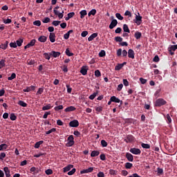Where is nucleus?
Returning <instances> with one entry per match:
<instances>
[{
  "mask_svg": "<svg viewBox=\"0 0 177 177\" xmlns=\"http://www.w3.org/2000/svg\"><path fill=\"white\" fill-rule=\"evenodd\" d=\"M43 93H44V88H39L37 92L36 93V95H42Z\"/></svg>",
  "mask_w": 177,
  "mask_h": 177,
  "instance_id": "55",
  "label": "nucleus"
},
{
  "mask_svg": "<svg viewBox=\"0 0 177 177\" xmlns=\"http://www.w3.org/2000/svg\"><path fill=\"white\" fill-rule=\"evenodd\" d=\"M35 42H37V40H35V39H32L30 43H28L26 46H24V49H28V48L34 46V45H35Z\"/></svg>",
  "mask_w": 177,
  "mask_h": 177,
  "instance_id": "6",
  "label": "nucleus"
},
{
  "mask_svg": "<svg viewBox=\"0 0 177 177\" xmlns=\"http://www.w3.org/2000/svg\"><path fill=\"white\" fill-rule=\"evenodd\" d=\"M76 109H77L75 106H68L66 109H65L64 111L66 113H68L70 111H75Z\"/></svg>",
  "mask_w": 177,
  "mask_h": 177,
  "instance_id": "17",
  "label": "nucleus"
},
{
  "mask_svg": "<svg viewBox=\"0 0 177 177\" xmlns=\"http://www.w3.org/2000/svg\"><path fill=\"white\" fill-rule=\"evenodd\" d=\"M104 56H106V51H104V50H102L99 53V57H104Z\"/></svg>",
  "mask_w": 177,
  "mask_h": 177,
  "instance_id": "46",
  "label": "nucleus"
},
{
  "mask_svg": "<svg viewBox=\"0 0 177 177\" xmlns=\"http://www.w3.org/2000/svg\"><path fill=\"white\" fill-rule=\"evenodd\" d=\"M153 62H155V63H158V62H160V57H158V55H156L153 57Z\"/></svg>",
  "mask_w": 177,
  "mask_h": 177,
  "instance_id": "56",
  "label": "nucleus"
},
{
  "mask_svg": "<svg viewBox=\"0 0 177 177\" xmlns=\"http://www.w3.org/2000/svg\"><path fill=\"white\" fill-rule=\"evenodd\" d=\"M6 64H5V59H1L0 61V70L1 68H3V67H5Z\"/></svg>",
  "mask_w": 177,
  "mask_h": 177,
  "instance_id": "53",
  "label": "nucleus"
},
{
  "mask_svg": "<svg viewBox=\"0 0 177 177\" xmlns=\"http://www.w3.org/2000/svg\"><path fill=\"white\" fill-rule=\"evenodd\" d=\"M96 15V9H92L88 14V17L91 16H95Z\"/></svg>",
  "mask_w": 177,
  "mask_h": 177,
  "instance_id": "33",
  "label": "nucleus"
},
{
  "mask_svg": "<svg viewBox=\"0 0 177 177\" xmlns=\"http://www.w3.org/2000/svg\"><path fill=\"white\" fill-rule=\"evenodd\" d=\"M75 168H73L71 171L68 172V175H69L70 176H71V175H74V174H75Z\"/></svg>",
  "mask_w": 177,
  "mask_h": 177,
  "instance_id": "58",
  "label": "nucleus"
},
{
  "mask_svg": "<svg viewBox=\"0 0 177 177\" xmlns=\"http://www.w3.org/2000/svg\"><path fill=\"white\" fill-rule=\"evenodd\" d=\"M166 120L167 124H171V122H172V119H171V116L169 115V114H167L166 115Z\"/></svg>",
  "mask_w": 177,
  "mask_h": 177,
  "instance_id": "41",
  "label": "nucleus"
},
{
  "mask_svg": "<svg viewBox=\"0 0 177 177\" xmlns=\"http://www.w3.org/2000/svg\"><path fill=\"white\" fill-rule=\"evenodd\" d=\"M126 158L128 160V161H130L131 162H132V161H133V156L131 153H127Z\"/></svg>",
  "mask_w": 177,
  "mask_h": 177,
  "instance_id": "15",
  "label": "nucleus"
},
{
  "mask_svg": "<svg viewBox=\"0 0 177 177\" xmlns=\"http://www.w3.org/2000/svg\"><path fill=\"white\" fill-rule=\"evenodd\" d=\"M46 175H52L53 174V170L50 169H48L47 170L45 171Z\"/></svg>",
  "mask_w": 177,
  "mask_h": 177,
  "instance_id": "54",
  "label": "nucleus"
},
{
  "mask_svg": "<svg viewBox=\"0 0 177 177\" xmlns=\"http://www.w3.org/2000/svg\"><path fill=\"white\" fill-rule=\"evenodd\" d=\"M23 42H24V39H19L16 41L17 46H21V45H23Z\"/></svg>",
  "mask_w": 177,
  "mask_h": 177,
  "instance_id": "31",
  "label": "nucleus"
},
{
  "mask_svg": "<svg viewBox=\"0 0 177 177\" xmlns=\"http://www.w3.org/2000/svg\"><path fill=\"white\" fill-rule=\"evenodd\" d=\"M9 46V41H6L5 43H2L0 44V49H3L5 50L8 48V46Z\"/></svg>",
  "mask_w": 177,
  "mask_h": 177,
  "instance_id": "10",
  "label": "nucleus"
},
{
  "mask_svg": "<svg viewBox=\"0 0 177 177\" xmlns=\"http://www.w3.org/2000/svg\"><path fill=\"white\" fill-rule=\"evenodd\" d=\"M52 24H53V26L57 27V26H59V24H60V21H53Z\"/></svg>",
  "mask_w": 177,
  "mask_h": 177,
  "instance_id": "61",
  "label": "nucleus"
},
{
  "mask_svg": "<svg viewBox=\"0 0 177 177\" xmlns=\"http://www.w3.org/2000/svg\"><path fill=\"white\" fill-rule=\"evenodd\" d=\"M130 153L138 156L142 153V151H140L138 148H131L130 149Z\"/></svg>",
  "mask_w": 177,
  "mask_h": 177,
  "instance_id": "5",
  "label": "nucleus"
},
{
  "mask_svg": "<svg viewBox=\"0 0 177 177\" xmlns=\"http://www.w3.org/2000/svg\"><path fill=\"white\" fill-rule=\"evenodd\" d=\"M123 30L124 31V32H131V30H129V28L127 24L123 25Z\"/></svg>",
  "mask_w": 177,
  "mask_h": 177,
  "instance_id": "34",
  "label": "nucleus"
},
{
  "mask_svg": "<svg viewBox=\"0 0 177 177\" xmlns=\"http://www.w3.org/2000/svg\"><path fill=\"white\" fill-rule=\"evenodd\" d=\"M171 50H173V52H175L177 49V44L176 45H173L170 47Z\"/></svg>",
  "mask_w": 177,
  "mask_h": 177,
  "instance_id": "64",
  "label": "nucleus"
},
{
  "mask_svg": "<svg viewBox=\"0 0 177 177\" xmlns=\"http://www.w3.org/2000/svg\"><path fill=\"white\" fill-rule=\"evenodd\" d=\"M108 143L106 142V140H101V146H102L103 147H107Z\"/></svg>",
  "mask_w": 177,
  "mask_h": 177,
  "instance_id": "49",
  "label": "nucleus"
},
{
  "mask_svg": "<svg viewBox=\"0 0 177 177\" xmlns=\"http://www.w3.org/2000/svg\"><path fill=\"white\" fill-rule=\"evenodd\" d=\"M18 104L21 107H27V103L24 102V101H22V100H19L18 102Z\"/></svg>",
  "mask_w": 177,
  "mask_h": 177,
  "instance_id": "35",
  "label": "nucleus"
},
{
  "mask_svg": "<svg viewBox=\"0 0 177 177\" xmlns=\"http://www.w3.org/2000/svg\"><path fill=\"white\" fill-rule=\"evenodd\" d=\"M10 48H17V44H16V42H11L10 43Z\"/></svg>",
  "mask_w": 177,
  "mask_h": 177,
  "instance_id": "60",
  "label": "nucleus"
},
{
  "mask_svg": "<svg viewBox=\"0 0 177 177\" xmlns=\"http://www.w3.org/2000/svg\"><path fill=\"white\" fill-rule=\"evenodd\" d=\"M132 167H133V165L131 162H127L125 164V168L126 169H131V168H132Z\"/></svg>",
  "mask_w": 177,
  "mask_h": 177,
  "instance_id": "39",
  "label": "nucleus"
},
{
  "mask_svg": "<svg viewBox=\"0 0 177 177\" xmlns=\"http://www.w3.org/2000/svg\"><path fill=\"white\" fill-rule=\"evenodd\" d=\"M96 96H97V91L91 94L88 97V99H90V100H93V99H95L96 97Z\"/></svg>",
  "mask_w": 177,
  "mask_h": 177,
  "instance_id": "38",
  "label": "nucleus"
},
{
  "mask_svg": "<svg viewBox=\"0 0 177 177\" xmlns=\"http://www.w3.org/2000/svg\"><path fill=\"white\" fill-rule=\"evenodd\" d=\"M100 154V152L99 151H92L91 153V157H97Z\"/></svg>",
  "mask_w": 177,
  "mask_h": 177,
  "instance_id": "27",
  "label": "nucleus"
},
{
  "mask_svg": "<svg viewBox=\"0 0 177 177\" xmlns=\"http://www.w3.org/2000/svg\"><path fill=\"white\" fill-rule=\"evenodd\" d=\"M165 104H167V101H165L162 98H159L156 100L155 102L156 107H161V106H165Z\"/></svg>",
  "mask_w": 177,
  "mask_h": 177,
  "instance_id": "1",
  "label": "nucleus"
},
{
  "mask_svg": "<svg viewBox=\"0 0 177 177\" xmlns=\"http://www.w3.org/2000/svg\"><path fill=\"white\" fill-rule=\"evenodd\" d=\"M3 171L6 177H10V170H9V167H5Z\"/></svg>",
  "mask_w": 177,
  "mask_h": 177,
  "instance_id": "16",
  "label": "nucleus"
},
{
  "mask_svg": "<svg viewBox=\"0 0 177 177\" xmlns=\"http://www.w3.org/2000/svg\"><path fill=\"white\" fill-rule=\"evenodd\" d=\"M96 37H97V33H93L88 38V41L89 42H91V41H93V39H95V38H96Z\"/></svg>",
  "mask_w": 177,
  "mask_h": 177,
  "instance_id": "22",
  "label": "nucleus"
},
{
  "mask_svg": "<svg viewBox=\"0 0 177 177\" xmlns=\"http://www.w3.org/2000/svg\"><path fill=\"white\" fill-rule=\"evenodd\" d=\"M69 127H71V128H77L80 127V122L77 120H72L69 122Z\"/></svg>",
  "mask_w": 177,
  "mask_h": 177,
  "instance_id": "3",
  "label": "nucleus"
},
{
  "mask_svg": "<svg viewBox=\"0 0 177 177\" xmlns=\"http://www.w3.org/2000/svg\"><path fill=\"white\" fill-rule=\"evenodd\" d=\"M73 32L74 30H70L69 31H68V32L64 35V39H68V38H70V34H73Z\"/></svg>",
  "mask_w": 177,
  "mask_h": 177,
  "instance_id": "18",
  "label": "nucleus"
},
{
  "mask_svg": "<svg viewBox=\"0 0 177 177\" xmlns=\"http://www.w3.org/2000/svg\"><path fill=\"white\" fill-rule=\"evenodd\" d=\"M63 109H64L63 105H59V106H55V107L54 108V110H55V111H59V110H63Z\"/></svg>",
  "mask_w": 177,
  "mask_h": 177,
  "instance_id": "47",
  "label": "nucleus"
},
{
  "mask_svg": "<svg viewBox=\"0 0 177 177\" xmlns=\"http://www.w3.org/2000/svg\"><path fill=\"white\" fill-rule=\"evenodd\" d=\"M33 26H37V27H39L41 26V21L37 20L33 22Z\"/></svg>",
  "mask_w": 177,
  "mask_h": 177,
  "instance_id": "51",
  "label": "nucleus"
},
{
  "mask_svg": "<svg viewBox=\"0 0 177 177\" xmlns=\"http://www.w3.org/2000/svg\"><path fill=\"white\" fill-rule=\"evenodd\" d=\"M49 39L50 42H53V43L56 41V35H55V32L50 33Z\"/></svg>",
  "mask_w": 177,
  "mask_h": 177,
  "instance_id": "11",
  "label": "nucleus"
},
{
  "mask_svg": "<svg viewBox=\"0 0 177 177\" xmlns=\"http://www.w3.org/2000/svg\"><path fill=\"white\" fill-rule=\"evenodd\" d=\"M42 143H44V140H40V141L36 142L35 145V148L39 149V147L41 146V145H42Z\"/></svg>",
  "mask_w": 177,
  "mask_h": 177,
  "instance_id": "36",
  "label": "nucleus"
},
{
  "mask_svg": "<svg viewBox=\"0 0 177 177\" xmlns=\"http://www.w3.org/2000/svg\"><path fill=\"white\" fill-rule=\"evenodd\" d=\"M46 39H48V37H46V36H40L38 38L39 42H42V43L46 42Z\"/></svg>",
  "mask_w": 177,
  "mask_h": 177,
  "instance_id": "21",
  "label": "nucleus"
},
{
  "mask_svg": "<svg viewBox=\"0 0 177 177\" xmlns=\"http://www.w3.org/2000/svg\"><path fill=\"white\" fill-rule=\"evenodd\" d=\"M73 167H74V165H68V166L64 168V172H68V171H70V169H71V168H73Z\"/></svg>",
  "mask_w": 177,
  "mask_h": 177,
  "instance_id": "24",
  "label": "nucleus"
},
{
  "mask_svg": "<svg viewBox=\"0 0 177 177\" xmlns=\"http://www.w3.org/2000/svg\"><path fill=\"white\" fill-rule=\"evenodd\" d=\"M134 37L135 38H136L137 39H140V38H142V32H139V31H136L134 34Z\"/></svg>",
  "mask_w": 177,
  "mask_h": 177,
  "instance_id": "26",
  "label": "nucleus"
},
{
  "mask_svg": "<svg viewBox=\"0 0 177 177\" xmlns=\"http://www.w3.org/2000/svg\"><path fill=\"white\" fill-rule=\"evenodd\" d=\"M27 64H28V66H34V64H35V61L33 59H28L27 61Z\"/></svg>",
  "mask_w": 177,
  "mask_h": 177,
  "instance_id": "43",
  "label": "nucleus"
},
{
  "mask_svg": "<svg viewBox=\"0 0 177 177\" xmlns=\"http://www.w3.org/2000/svg\"><path fill=\"white\" fill-rule=\"evenodd\" d=\"M95 77H102V73H100V71L96 70V71H95Z\"/></svg>",
  "mask_w": 177,
  "mask_h": 177,
  "instance_id": "52",
  "label": "nucleus"
},
{
  "mask_svg": "<svg viewBox=\"0 0 177 177\" xmlns=\"http://www.w3.org/2000/svg\"><path fill=\"white\" fill-rule=\"evenodd\" d=\"M111 102H113L114 103H120V102H121V100H120L115 96H112V97H111Z\"/></svg>",
  "mask_w": 177,
  "mask_h": 177,
  "instance_id": "25",
  "label": "nucleus"
},
{
  "mask_svg": "<svg viewBox=\"0 0 177 177\" xmlns=\"http://www.w3.org/2000/svg\"><path fill=\"white\" fill-rule=\"evenodd\" d=\"M124 141L126 143H132L133 142H135V137L129 134L127 135L126 138L124 139Z\"/></svg>",
  "mask_w": 177,
  "mask_h": 177,
  "instance_id": "4",
  "label": "nucleus"
},
{
  "mask_svg": "<svg viewBox=\"0 0 177 177\" xmlns=\"http://www.w3.org/2000/svg\"><path fill=\"white\" fill-rule=\"evenodd\" d=\"M109 174L110 175H117V171L113 169H110L109 170Z\"/></svg>",
  "mask_w": 177,
  "mask_h": 177,
  "instance_id": "63",
  "label": "nucleus"
},
{
  "mask_svg": "<svg viewBox=\"0 0 177 177\" xmlns=\"http://www.w3.org/2000/svg\"><path fill=\"white\" fill-rule=\"evenodd\" d=\"M31 91H35V86H30L24 89V92H31Z\"/></svg>",
  "mask_w": 177,
  "mask_h": 177,
  "instance_id": "19",
  "label": "nucleus"
},
{
  "mask_svg": "<svg viewBox=\"0 0 177 177\" xmlns=\"http://www.w3.org/2000/svg\"><path fill=\"white\" fill-rule=\"evenodd\" d=\"M115 17L118 19V20H124V17H122V15L118 12L115 14Z\"/></svg>",
  "mask_w": 177,
  "mask_h": 177,
  "instance_id": "44",
  "label": "nucleus"
},
{
  "mask_svg": "<svg viewBox=\"0 0 177 177\" xmlns=\"http://www.w3.org/2000/svg\"><path fill=\"white\" fill-rule=\"evenodd\" d=\"M65 53H66V55L67 56H69V57H71V56H74V53L70 52V50H69L68 48H66Z\"/></svg>",
  "mask_w": 177,
  "mask_h": 177,
  "instance_id": "42",
  "label": "nucleus"
},
{
  "mask_svg": "<svg viewBox=\"0 0 177 177\" xmlns=\"http://www.w3.org/2000/svg\"><path fill=\"white\" fill-rule=\"evenodd\" d=\"M15 78H16V73H12L11 74V77H8V81H12V80H15Z\"/></svg>",
  "mask_w": 177,
  "mask_h": 177,
  "instance_id": "45",
  "label": "nucleus"
},
{
  "mask_svg": "<svg viewBox=\"0 0 177 177\" xmlns=\"http://www.w3.org/2000/svg\"><path fill=\"white\" fill-rule=\"evenodd\" d=\"M122 67H124V64H118L115 67V70L116 71H120V70H121V68H122Z\"/></svg>",
  "mask_w": 177,
  "mask_h": 177,
  "instance_id": "37",
  "label": "nucleus"
},
{
  "mask_svg": "<svg viewBox=\"0 0 177 177\" xmlns=\"http://www.w3.org/2000/svg\"><path fill=\"white\" fill-rule=\"evenodd\" d=\"M53 12L55 16H58L59 19H63V16H64L63 13L59 12L57 10H54Z\"/></svg>",
  "mask_w": 177,
  "mask_h": 177,
  "instance_id": "20",
  "label": "nucleus"
},
{
  "mask_svg": "<svg viewBox=\"0 0 177 177\" xmlns=\"http://www.w3.org/2000/svg\"><path fill=\"white\" fill-rule=\"evenodd\" d=\"M136 23L138 26H140V24H142V16L136 15Z\"/></svg>",
  "mask_w": 177,
  "mask_h": 177,
  "instance_id": "14",
  "label": "nucleus"
},
{
  "mask_svg": "<svg viewBox=\"0 0 177 177\" xmlns=\"http://www.w3.org/2000/svg\"><path fill=\"white\" fill-rule=\"evenodd\" d=\"M55 131H56V129L53 128V129H51L50 130L46 131V135H50V133H52L55 132Z\"/></svg>",
  "mask_w": 177,
  "mask_h": 177,
  "instance_id": "59",
  "label": "nucleus"
},
{
  "mask_svg": "<svg viewBox=\"0 0 177 177\" xmlns=\"http://www.w3.org/2000/svg\"><path fill=\"white\" fill-rule=\"evenodd\" d=\"M157 175L158 176H161V175H164V169L158 167L157 168Z\"/></svg>",
  "mask_w": 177,
  "mask_h": 177,
  "instance_id": "23",
  "label": "nucleus"
},
{
  "mask_svg": "<svg viewBox=\"0 0 177 177\" xmlns=\"http://www.w3.org/2000/svg\"><path fill=\"white\" fill-rule=\"evenodd\" d=\"M10 119L11 121H16V120H17V116H16L15 113H11L10 115Z\"/></svg>",
  "mask_w": 177,
  "mask_h": 177,
  "instance_id": "40",
  "label": "nucleus"
},
{
  "mask_svg": "<svg viewBox=\"0 0 177 177\" xmlns=\"http://www.w3.org/2000/svg\"><path fill=\"white\" fill-rule=\"evenodd\" d=\"M117 24H118V21H117V19H113L109 25L110 30H113V28H114V27H115Z\"/></svg>",
  "mask_w": 177,
  "mask_h": 177,
  "instance_id": "8",
  "label": "nucleus"
},
{
  "mask_svg": "<svg viewBox=\"0 0 177 177\" xmlns=\"http://www.w3.org/2000/svg\"><path fill=\"white\" fill-rule=\"evenodd\" d=\"M93 167H89L86 169H84L80 171V174L82 175V174H89L91 172H93Z\"/></svg>",
  "mask_w": 177,
  "mask_h": 177,
  "instance_id": "9",
  "label": "nucleus"
},
{
  "mask_svg": "<svg viewBox=\"0 0 177 177\" xmlns=\"http://www.w3.org/2000/svg\"><path fill=\"white\" fill-rule=\"evenodd\" d=\"M6 149H8V145L6 144L0 145V151H3V150H6Z\"/></svg>",
  "mask_w": 177,
  "mask_h": 177,
  "instance_id": "29",
  "label": "nucleus"
},
{
  "mask_svg": "<svg viewBox=\"0 0 177 177\" xmlns=\"http://www.w3.org/2000/svg\"><path fill=\"white\" fill-rule=\"evenodd\" d=\"M127 55L129 59H135V51H133V50L129 49Z\"/></svg>",
  "mask_w": 177,
  "mask_h": 177,
  "instance_id": "7",
  "label": "nucleus"
},
{
  "mask_svg": "<svg viewBox=\"0 0 177 177\" xmlns=\"http://www.w3.org/2000/svg\"><path fill=\"white\" fill-rule=\"evenodd\" d=\"M80 73L82 75H86V74H88V68H86V66H82L81 68Z\"/></svg>",
  "mask_w": 177,
  "mask_h": 177,
  "instance_id": "13",
  "label": "nucleus"
},
{
  "mask_svg": "<svg viewBox=\"0 0 177 177\" xmlns=\"http://www.w3.org/2000/svg\"><path fill=\"white\" fill-rule=\"evenodd\" d=\"M115 41L116 42H122V37L118 36L115 37Z\"/></svg>",
  "mask_w": 177,
  "mask_h": 177,
  "instance_id": "57",
  "label": "nucleus"
},
{
  "mask_svg": "<svg viewBox=\"0 0 177 177\" xmlns=\"http://www.w3.org/2000/svg\"><path fill=\"white\" fill-rule=\"evenodd\" d=\"M66 88L68 93H71V91H73V88L70 87V84H66Z\"/></svg>",
  "mask_w": 177,
  "mask_h": 177,
  "instance_id": "62",
  "label": "nucleus"
},
{
  "mask_svg": "<svg viewBox=\"0 0 177 177\" xmlns=\"http://www.w3.org/2000/svg\"><path fill=\"white\" fill-rule=\"evenodd\" d=\"M67 140H68V142L66 143L67 147H71L74 146L75 142H74V136L73 135L69 136Z\"/></svg>",
  "mask_w": 177,
  "mask_h": 177,
  "instance_id": "2",
  "label": "nucleus"
},
{
  "mask_svg": "<svg viewBox=\"0 0 177 177\" xmlns=\"http://www.w3.org/2000/svg\"><path fill=\"white\" fill-rule=\"evenodd\" d=\"M141 147H142L143 149H150V145H149V144L142 143V144H141Z\"/></svg>",
  "mask_w": 177,
  "mask_h": 177,
  "instance_id": "50",
  "label": "nucleus"
},
{
  "mask_svg": "<svg viewBox=\"0 0 177 177\" xmlns=\"http://www.w3.org/2000/svg\"><path fill=\"white\" fill-rule=\"evenodd\" d=\"M80 17L82 19H84V17H85V16H86V15H88L86 10H83L80 11Z\"/></svg>",
  "mask_w": 177,
  "mask_h": 177,
  "instance_id": "28",
  "label": "nucleus"
},
{
  "mask_svg": "<svg viewBox=\"0 0 177 177\" xmlns=\"http://www.w3.org/2000/svg\"><path fill=\"white\" fill-rule=\"evenodd\" d=\"M50 55H51V56H53V57H59V56H60L62 53L59 51L53 50L51 51V53H50Z\"/></svg>",
  "mask_w": 177,
  "mask_h": 177,
  "instance_id": "12",
  "label": "nucleus"
},
{
  "mask_svg": "<svg viewBox=\"0 0 177 177\" xmlns=\"http://www.w3.org/2000/svg\"><path fill=\"white\" fill-rule=\"evenodd\" d=\"M43 56L44 57L46 58V60H50V56H52V55H50V53H44L43 54Z\"/></svg>",
  "mask_w": 177,
  "mask_h": 177,
  "instance_id": "32",
  "label": "nucleus"
},
{
  "mask_svg": "<svg viewBox=\"0 0 177 177\" xmlns=\"http://www.w3.org/2000/svg\"><path fill=\"white\" fill-rule=\"evenodd\" d=\"M50 109H52V105H50V104H48L47 105L42 107L43 111L50 110Z\"/></svg>",
  "mask_w": 177,
  "mask_h": 177,
  "instance_id": "30",
  "label": "nucleus"
},
{
  "mask_svg": "<svg viewBox=\"0 0 177 177\" xmlns=\"http://www.w3.org/2000/svg\"><path fill=\"white\" fill-rule=\"evenodd\" d=\"M30 174H32L33 175H36V167H32L30 169Z\"/></svg>",
  "mask_w": 177,
  "mask_h": 177,
  "instance_id": "48",
  "label": "nucleus"
}]
</instances>
